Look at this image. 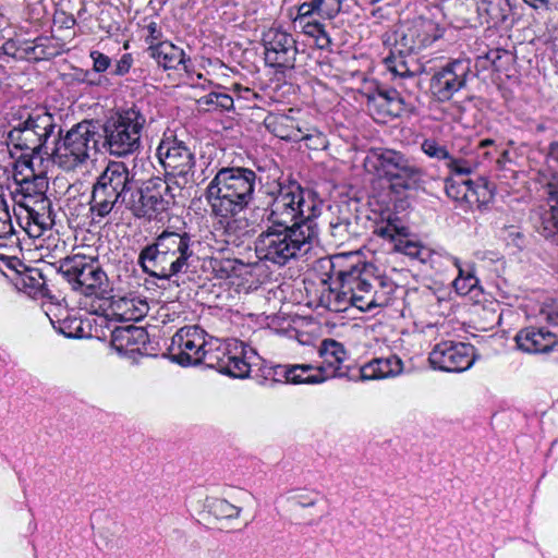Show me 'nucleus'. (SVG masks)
Wrapping results in <instances>:
<instances>
[{
    "label": "nucleus",
    "instance_id": "1",
    "mask_svg": "<svg viewBox=\"0 0 558 558\" xmlns=\"http://www.w3.org/2000/svg\"><path fill=\"white\" fill-rule=\"evenodd\" d=\"M331 271L340 282L339 290L327 294V306L343 312L354 306L362 312L387 306L396 290L395 282L386 276H377L376 267L350 255H337L331 259Z\"/></svg>",
    "mask_w": 558,
    "mask_h": 558
},
{
    "label": "nucleus",
    "instance_id": "2",
    "mask_svg": "<svg viewBox=\"0 0 558 558\" xmlns=\"http://www.w3.org/2000/svg\"><path fill=\"white\" fill-rule=\"evenodd\" d=\"M9 123L12 129L8 133V142L14 148L31 155L49 156L53 144L62 132L54 116L46 107L17 106L11 108Z\"/></svg>",
    "mask_w": 558,
    "mask_h": 558
},
{
    "label": "nucleus",
    "instance_id": "3",
    "mask_svg": "<svg viewBox=\"0 0 558 558\" xmlns=\"http://www.w3.org/2000/svg\"><path fill=\"white\" fill-rule=\"evenodd\" d=\"M194 242L190 233L163 230L138 255V264L150 277L170 280L186 272L194 257Z\"/></svg>",
    "mask_w": 558,
    "mask_h": 558
},
{
    "label": "nucleus",
    "instance_id": "4",
    "mask_svg": "<svg viewBox=\"0 0 558 558\" xmlns=\"http://www.w3.org/2000/svg\"><path fill=\"white\" fill-rule=\"evenodd\" d=\"M256 173L243 167H225L209 182L205 198L211 216L244 210L253 199Z\"/></svg>",
    "mask_w": 558,
    "mask_h": 558
},
{
    "label": "nucleus",
    "instance_id": "5",
    "mask_svg": "<svg viewBox=\"0 0 558 558\" xmlns=\"http://www.w3.org/2000/svg\"><path fill=\"white\" fill-rule=\"evenodd\" d=\"M317 236L316 226H296L284 228L269 225L255 241V252L260 260L284 266L307 252Z\"/></svg>",
    "mask_w": 558,
    "mask_h": 558
},
{
    "label": "nucleus",
    "instance_id": "6",
    "mask_svg": "<svg viewBox=\"0 0 558 558\" xmlns=\"http://www.w3.org/2000/svg\"><path fill=\"white\" fill-rule=\"evenodd\" d=\"M270 196L267 207L269 225L284 228L316 226L313 218L319 215L320 207L310 191L292 182L288 185L278 184Z\"/></svg>",
    "mask_w": 558,
    "mask_h": 558
},
{
    "label": "nucleus",
    "instance_id": "7",
    "mask_svg": "<svg viewBox=\"0 0 558 558\" xmlns=\"http://www.w3.org/2000/svg\"><path fill=\"white\" fill-rule=\"evenodd\" d=\"M374 172L389 184L396 195H404L424 185V170L405 154L391 148H373L366 157Z\"/></svg>",
    "mask_w": 558,
    "mask_h": 558
},
{
    "label": "nucleus",
    "instance_id": "8",
    "mask_svg": "<svg viewBox=\"0 0 558 558\" xmlns=\"http://www.w3.org/2000/svg\"><path fill=\"white\" fill-rule=\"evenodd\" d=\"M133 175L122 161H109L93 184L89 210L98 218L107 217L117 206L126 204Z\"/></svg>",
    "mask_w": 558,
    "mask_h": 558
},
{
    "label": "nucleus",
    "instance_id": "9",
    "mask_svg": "<svg viewBox=\"0 0 558 558\" xmlns=\"http://www.w3.org/2000/svg\"><path fill=\"white\" fill-rule=\"evenodd\" d=\"M97 124L84 120L73 125L64 136L59 135L49 157L65 171H73L85 165L92 151H97L100 138Z\"/></svg>",
    "mask_w": 558,
    "mask_h": 558
},
{
    "label": "nucleus",
    "instance_id": "10",
    "mask_svg": "<svg viewBox=\"0 0 558 558\" xmlns=\"http://www.w3.org/2000/svg\"><path fill=\"white\" fill-rule=\"evenodd\" d=\"M146 117L136 106L121 110L102 125V147L116 157H126L141 148Z\"/></svg>",
    "mask_w": 558,
    "mask_h": 558
},
{
    "label": "nucleus",
    "instance_id": "11",
    "mask_svg": "<svg viewBox=\"0 0 558 558\" xmlns=\"http://www.w3.org/2000/svg\"><path fill=\"white\" fill-rule=\"evenodd\" d=\"M58 270L73 290L86 296L105 299L110 292L108 276L95 257L82 254L66 256L59 260Z\"/></svg>",
    "mask_w": 558,
    "mask_h": 558
},
{
    "label": "nucleus",
    "instance_id": "12",
    "mask_svg": "<svg viewBox=\"0 0 558 558\" xmlns=\"http://www.w3.org/2000/svg\"><path fill=\"white\" fill-rule=\"evenodd\" d=\"M175 194L169 181L159 177L145 182L144 186L131 191L125 208L136 218L151 220L174 204Z\"/></svg>",
    "mask_w": 558,
    "mask_h": 558
},
{
    "label": "nucleus",
    "instance_id": "13",
    "mask_svg": "<svg viewBox=\"0 0 558 558\" xmlns=\"http://www.w3.org/2000/svg\"><path fill=\"white\" fill-rule=\"evenodd\" d=\"M253 496L242 488H227L209 495L204 500V511L218 521L232 522L234 526H246L252 520L248 509Z\"/></svg>",
    "mask_w": 558,
    "mask_h": 558
},
{
    "label": "nucleus",
    "instance_id": "14",
    "mask_svg": "<svg viewBox=\"0 0 558 558\" xmlns=\"http://www.w3.org/2000/svg\"><path fill=\"white\" fill-rule=\"evenodd\" d=\"M265 63L280 71L292 70L299 54L298 43L292 34L270 27L262 35Z\"/></svg>",
    "mask_w": 558,
    "mask_h": 558
},
{
    "label": "nucleus",
    "instance_id": "15",
    "mask_svg": "<svg viewBox=\"0 0 558 558\" xmlns=\"http://www.w3.org/2000/svg\"><path fill=\"white\" fill-rule=\"evenodd\" d=\"M243 349H233L218 340L208 341L202 363L215 368L221 374L234 378H246L251 373V365L243 359Z\"/></svg>",
    "mask_w": 558,
    "mask_h": 558
},
{
    "label": "nucleus",
    "instance_id": "16",
    "mask_svg": "<svg viewBox=\"0 0 558 558\" xmlns=\"http://www.w3.org/2000/svg\"><path fill=\"white\" fill-rule=\"evenodd\" d=\"M157 157L166 171V179L171 184L172 179L180 178L185 184L187 175L193 172L195 166L194 154L177 138L162 141L157 148Z\"/></svg>",
    "mask_w": 558,
    "mask_h": 558
},
{
    "label": "nucleus",
    "instance_id": "17",
    "mask_svg": "<svg viewBox=\"0 0 558 558\" xmlns=\"http://www.w3.org/2000/svg\"><path fill=\"white\" fill-rule=\"evenodd\" d=\"M438 37L437 27L432 21L418 19L400 25L393 32L392 49L398 53L414 54L432 45Z\"/></svg>",
    "mask_w": 558,
    "mask_h": 558
},
{
    "label": "nucleus",
    "instance_id": "18",
    "mask_svg": "<svg viewBox=\"0 0 558 558\" xmlns=\"http://www.w3.org/2000/svg\"><path fill=\"white\" fill-rule=\"evenodd\" d=\"M322 494L306 487L289 490L282 499L281 511L290 522L311 524L318 515V504Z\"/></svg>",
    "mask_w": 558,
    "mask_h": 558
},
{
    "label": "nucleus",
    "instance_id": "19",
    "mask_svg": "<svg viewBox=\"0 0 558 558\" xmlns=\"http://www.w3.org/2000/svg\"><path fill=\"white\" fill-rule=\"evenodd\" d=\"M471 72L470 62L456 59L436 71L430 78V92L438 101H448L462 89Z\"/></svg>",
    "mask_w": 558,
    "mask_h": 558
},
{
    "label": "nucleus",
    "instance_id": "20",
    "mask_svg": "<svg viewBox=\"0 0 558 558\" xmlns=\"http://www.w3.org/2000/svg\"><path fill=\"white\" fill-rule=\"evenodd\" d=\"M207 341L204 330L197 326H185L180 328L171 339L170 351L172 360L180 365L202 363Z\"/></svg>",
    "mask_w": 558,
    "mask_h": 558
},
{
    "label": "nucleus",
    "instance_id": "21",
    "mask_svg": "<svg viewBox=\"0 0 558 558\" xmlns=\"http://www.w3.org/2000/svg\"><path fill=\"white\" fill-rule=\"evenodd\" d=\"M473 361L474 347L464 342L441 341L429 353L433 367L445 372H463Z\"/></svg>",
    "mask_w": 558,
    "mask_h": 558
},
{
    "label": "nucleus",
    "instance_id": "22",
    "mask_svg": "<svg viewBox=\"0 0 558 558\" xmlns=\"http://www.w3.org/2000/svg\"><path fill=\"white\" fill-rule=\"evenodd\" d=\"M547 196L546 206L532 210L531 221L534 228L544 236L558 234V178L555 175L544 187Z\"/></svg>",
    "mask_w": 558,
    "mask_h": 558
},
{
    "label": "nucleus",
    "instance_id": "23",
    "mask_svg": "<svg viewBox=\"0 0 558 558\" xmlns=\"http://www.w3.org/2000/svg\"><path fill=\"white\" fill-rule=\"evenodd\" d=\"M148 342L146 329L134 325L117 327L111 333V345L120 353L140 352Z\"/></svg>",
    "mask_w": 558,
    "mask_h": 558
},
{
    "label": "nucleus",
    "instance_id": "24",
    "mask_svg": "<svg viewBox=\"0 0 558 558\" xmlns=\"http://www.w3.org/2000/svg\"><path fill=\"white\" fill-rule=\"evenodd\" d=\"M367 107L380 118H397L405 111V101L400 93L393 88L378 89L367 98Z\"/></svg>",
    "mask_w": 558,
    "mask_h": 558
},
{
    "label": "nucleus",
    "instance_id": "25",
    "mask_svg": "<svg viewBox=\"0 0 558 558\" xmlns=\"http://www.w3.org/2000/svg\"><path fill=\"white\" fill-rule=\"evenodd\" d=\"M404 369L403 361L396 354L375 357L360 368L362 380H377L397 377Z\"/></svg>",
    "mask_w": 558,
    "mask_h": 558
},
{
    "label": "nucleus",
    "instance_id": "26",
    "mask_svg": "<svg viewBox=\"0 0 558 558\" xmlns=\"http://www.w3.org/2000/svg\"><path fill=\"white\" fill-rule=\"evenodd\" d=\"M146 52L165 70H178L182 65L187 71V62H191V59L186 58L183 49L170 41H159L156 45H150Z\"/></svg>",
    "mask_w": 558,
    "mask_h": 558
},
{
    "label": "nucleus",
    "instance_id": "27",
    "mask_svg": "<svg viewBox=\"0 0 558 558\" xmlns=\"http://www.w3.org/2000/svg\"><path fill=\"white\" fill-rule=\"evenodd\" d=\"M283 368V377L287 383L293 385H317L325 383L330 378L327 374V367L325 365H312V364H293L286 365Z\"/></svg>",
    "mask_w": 558,
    "mask_h": 558
},
{
    "label": "nucleus",
    "instance_id": "28",
    "mask_svg": "<svg viewBox=\"0 0 558 558\" xmlns=\"http://www.w3.org/2000/svg\"><path fill=\"white\" fill-rule=\"evenodd\" d=\"M264 125L275 136L288 142H300L308 138L298 126L295 120L287 114L269 113L264 119Z\"/></svg>",
    "mask_w": 558,
    "mask_h": 558
},
{
    "label": "nucleus",
    "instance_id": "29",
    "mask_svg": "<svg viewBox=\"0 0 558 558\" xmlns=\"http://www.w3.org/2000/svg\"><path fill=\"white\" fill-rule=\"evenodd\" d=\"M421 148L424 154L430 158L438 160H445L446 166L451 172L457 174H468L471 172L470 165L462 158L454 157L446 146L440 145L434 138H426L423 141Z\"/></svg>",
    "mask_w": 558,
    "mask_h": 558
},
{
    "label": "nucleus",
    "instance_id": "30",
    "mask_svg": "<svg viewBox=\"0 0 558 558\" xmlns=\"http://www.w3.org/2000/svg\"><path fill=\"white\" fill-rule=\"evenodd\" d=\"M318 354L324 359L322 365L327 367V374L331 377H341L340 365L345 360L347 351L342 343L333 339H325L322 341Z\"/></svg>",
    "mask_w": 558,
    "mask_h": 558
},
{
    "label": "nucleus",
    "instance_id": "31",
    "mask_svg": "<svg viewBox=\"0 0 558 558\" xmlns=\"http://www.w3.org/2000/svg\"><path fill=\"white\" fill-rule=\"evenodd\" d=\"M497 162L499 168L497 174L499 184L508 189L509 193H519L523 189L519 165L510 158L508 150L502 151Z\"/></svg>",
    "mask_w": 558,
    "mask_h": 558
},
{
    "label": "nucleus",
    "instance_id": "32",
    "mask_svg": "<svg viewBox=\"0 0 558 558\" xmlns=\"http://www.w3.org/2000/svg\"><path fill=\"white\" fill-rule=\"evenodd\" d=\"M558 343L556 333L541 327L535 329L533 326L525 327V352L543 354L550 352Z\"/></svg>",
    "mask_w": 558,
    "mask_h": 558
},
{
    "label": "nucleus",
    "instance_id": "33",
    "mask_svg": "<svg viewBox=\"0 0 558 558\" xmlns=\"http://www.w3.org/2000/svg\"><path fill=\"white\" fill-rule=\"evenodd\" d=\"M385 64L395 76L401 78L414 77L421 72V66L412 54L398 53L395 49L385 58Z\"/></svg>",
    "mask_w": 558,
    "mask_h": 558
},
{
    "label": "nucleus",
    "instance_id": "34",
    "mask_svg": "<svg viewBox=\"0 0 558 558\" xmlns=\"http://www.w3.org/2000/svg\"><path fill=\"white\" fill-rule=\"evenodd\" d=\"M242 210H234L232 214L214 216L218 225L223 229V233L229 238L228 242H235L244 236L250 235L248 221L244 218H239L238 215Z\"/></svg>",
    "mask_w": 558,
    "mask_h": 558
},
{
    "label": "nucleus",
    "instance_id": "35",
    "mask_svg": "<svg viewBox=\"0 0 558 558\" xmlns=\"http://www.w3.org/2000/svg\"><path fill=\"white\" fill-rule=\"evenodd\" d=\"M22 206L26 209L28 219L41 229H49L54 223L49 199L41 197L38 203V208H34L27 204H22Z\"/></svg>",
    "mask_w": 558,
    "mask_h": 558
},
{
    "label": "nucleus",
    "instance_id": "36",
    "mask_svg": "<svg viewBox=\"0 0 558 558\" xmlns=\"http://www.w3.org/2000/svg\"><path fill=\"white\" fill-rule=\"evenodd\" d=\"M509 58L510 54L506 50L500 49H489L482 54H478L475 61V69L477 71H500L501 70V59Z\"/></svg>",
    "mask_w": 558,
    "mask_h": 558
},
{
    "label": "nucleus",
    "instance_id": "37",
    "mask_svg": "<svg viewBox=\"0 0 558 558\" xmlns=\"http://www.w3.org/2000/svg\"><path fill=\"white\" fill-rule=\"evenodd\" d=\"M330 243L342 246L359 236V225L329 226Z\"/></svg>",
    "mask_w": 558,
    "mask_h": 558
},
{
    "label": "nucleus",
    "instance_id": "38",
    "mask_svg": "<svg viewBox=\"0 0 558 558\" xmlns=\"http://www.w3.org/2000/svg\"><path fill=\"white\" fill-rule=\"evenodd\" d=\"M357 216L351 210L350 205L343 203L341 205L335 206V211L332 213V217L330 218L329 226L337 225L343 226L347 225H359Z\"/></svg>",
    "mask_w": 558,
    "mask_h": 558
},
{
    "label": "nucleus",
    "instance_id": "39",
    "mask_svg": "<svg viewBox=\"0 0 558 558\" xmlns=\"http://www.w3.org/2000/svg\"><path fill=\"white\" fill-rule=\"evenodd\" d=\"M502 3V0H484L478 10L486 13L488 16L487 23L496 25L505 20V14L501 12Z\"/></svg>",
    "mask_w": 558,
    "mask_h": 558
},
{
    "label": "nucleus",
    "instance_id": "40",
    "mask_svg": "<svg viewBox=\"0 0 558 558\" xmlns=\"http://www.w3.org/2000/svg\"><path fill=\"white\" fill-rule=\"evenodd\" d=\"M314 3L317 8V15L327 20L336 17L342 7V0H314Z\"/></svg>",
    "mask_w": 558,
    "mask_h": 558
},
{
    "label": "nucleus",
    "instance_id": "41",
    "mask_svg": "<svg viewBox=\"0 0 558 558\" xmlns=\"http://www.w3.org/2000/svg\"><path fill=\"white\" fill-rule=\"evenodd\" d=\"M14 234V228L9 213L8 204L0 194V239H7Z\"/></svg>",
    "mask_w": 558,
    "mask_h": 558
},
{
    "label": "nucleus",
    "instance_id": "42",
    "mask_svg": "<svg viewBox=\"0 0 558 558\" xmlns=\"http://www.w3.org/2000/svg\"><path fill=\"white\" fill-rule=\"evenodd\" d=\"M538 315L543 316L545 320L550 322L553 325L558 326V305H539ZM525 316L530 319L532 316H537L536 310L530 305H525Z\"/></svg>",
    "mask_w": 558,
    "mask_h": 558
},
{
    "label": "nucleus",
    "instance_id": "43",
    "mask_svg": "<svg viewBox=\"0 0 558 558\" xmlns=\"http://www.w3.org/2000/svg\"><path fill=\"white\" fill-rule=\"evenodd\" d=\"M472 182L470 180H463L462 182H454L448 180L446 182V193L449 197L459 201L466 198L468 191L471 187Z\"/></svg>",
    "mask_w": 558,
    "mask_h": 558
},
{
    "label": "nucleus",
    "instance_id": "44",
    "mask_svg": "<svg viewBox=\"0 0 558 558\" xmlns=\"http://www.w3.org/2000/svg\"><path fill=\"white\" fill-rule=\"evenodd\" d=\"M476 282L477 279L470 270H464L463 268L459 267V277L453 282L457 291L466 293L476 284Z\"/></svg>",
    "mask_w": 558,
    "mask_h": 558
},
{
    "label": "nucleus",
    "instance_id": "45",
    "mask_svg": "<svg viewBox=\"0 0 558 558\" xmlns=\"http://www.w3.org/2000/svg\"><path fill=\"white\" fill-rule=\"evenodd\" d=\"M41 279V274L38 269H27V271L22 277L24 286L33 290H39L41 288L44 284Z\"/></svg>",
    "mask_w": 558,
    "mask_h": 558
},
{
    "label": "nucleus",
    "instance_id": "46",
    "mask_svg": "<svg viewBox=\"0 0 558 558\" xmlns=\"http://www.w3.org/2000/svg\"><path fill=\"white\" fill-rule=\"evenodd\" d=\"M90 58L94 62V70L96 72H105L107 71L111 65V60L108 56L100 51H92Z\"/></svg>",
    "mask_w": 558,
    "mask_h": 558
},
{
    "label": "nucleus",
    "instance_id": "47",
    "mask_svg": "<svg viewBox=\"0 0 558 558\" xmlns=\"http://www.w3.org/2000/svg\"><path fill=\"white\" fill-rule=\"evenodd\" d=\"M133 63V58L130 53H125L121 57V59L116 63L113 70L111 71V74L117 76H122L126 74Z\"/></svg>",
    "mask_w": 558,
    "mask_h": 558
},
{
    "label": "nucleus",
    "instance_id": "48",
    "mask_svg": "<svg viewBox=\"0 0 558 558\" xmlns=\"http://www.w3.org/2000/svg\"><path fill=\"white\" fill-rule=\"evenodd\" d=\"M315 14H317V8L314 3V0L302 3L298 9V19L300 21V24H302L303 22H305L306 19L312 17Z\"/></svg>",
    "mask_w": 558,
    "mask_h": 558
},
{
    "label": "nucleus",
    "instance_id": "49",
    "mask_svg": "<svg viewBox=\"0 0 558 558\" xmlns=\"http://www.w3.org/2000/svg\"><path fill=\"white\" fill-rule=\"evenodd\" d=\"M302 28L304 34L315 38L319 33L323 32L325 25L317 20H313L303 22Z\"/></svg>",
    "mask_w": 558,
    "mask_h": 558
},
{
    "label": "nucleus",
    "instance_id": "50",
    "mask_svg": "<svg viewBox=\"0 0 558 558\" xmlns=\"http://www.w3.org/2000/svg\"><path fill=\"white\" fill-rule=\"evenodd\" d=\"M29 183L34 185V194L40 195L44 197V192L47 187V179L45 175L35 174L32 172V178H29Z\"/></svg>",
    "mask_w": 558,
    "mask_h": 558
},
{
    "label": "nucleus",
    "instance_id": "51",
    "mask_svg": "<svg viewBox=\"0 0 558 558\" xmlns=\"http://www.w3.org/2000/svg\"><path fill=\"white\" fill-rule=\"evenodd\" d=\"M147 36H146V43L150 45H156L155 41L159 40L162 36V33L160 28L158 27L156 22H150L146 26Z\"/></svg>",
    "mask_w": 558,
    "mask_h": 558
},
{
    "label": "nucleus",
    "instance_id": "52",
    "mask_svg": "<svg viewBox=\"0 0 558 558\" xmlns=\"http://www.w3.org/2000/svg\"><path fill=\"white\" fill-rule=\"evenodd\" d=\"M397 248L411 257H416L420 254V246L410 241H400Z\"/></svg>",
    "mask_w": 558,
    "mask_h": 558
},
{
    "label": "nucleus",
    "instance_id": "53",
    "mask_svg": "<svg viewBox=\"0 0 558 558\" xmlns=\"http://www.w3.org/2000/svg\"><path fill=\"white\" fill-rule=\"evenodd\" d=\"M375 233L381 238L393 240L396 233H399V230L395 225L387 223L386 226L377 228Z\"/></svg>",
    "mask_w": 558,
    "mask_h": 558
},
{
    "label": "nucleus",
    "instance_id": "54",
    "mask_svg": "<svg viewBox=\"0 0 558 558\" xmlns=\"http://www.w3.org/2000/svg\"><path fill=\"white\" fill-rule=\"evenodd\" d=\"M215 98V106L222 108V109H230L233 106V99L231 96L223 94V93H217V96H214Z\"/></svg>",
    "mask_w": 558,
    "mask_h": 558
},
{
    "label": "nucleus",
    "instance_id": "55",
    "mask_svg": "<svg viewBox=\"0 0 558 558\" xmlns=\"http://www.w3.org/2000/svg\"><path fill=\"white\" fill-rule=\"evenodd\" d=\"M315 43L319 49H328L331 46V39L325 28L315 37Z\"/></svg>",
    "mask_w": 558,
    "mask_h": 558
},
{
    "label": "nucleus",
    "instance_id": "56",
    "mask_svg": "<svg viewBox=\"0 0 558 558\" xmlns=\"http://www.w3.org/2000/svg\"><path fill=\"white\" fill-rule=\"evenodd\" d=\"M525 4L532 7L535 10H547L549 0H525Z\"/></svg>",
    "mask_w": 558,
    "mask_h": 558
},
{
    "label": "nucleus",
    "instance_id": "57",
    "mask_svg": "<svg viewBox=\"0 0 558 558\" xmlns=\"http://www.w3.org/2000/svg\"><path fill=\"white\" fill-rule=\"evenodd\" d=\"M20 185L21 190L25 193V196H31L34 194V185L29 183L28 177L23 178Z\"/></svg>",
    "mask_w": 558,
    "mask_h": 558
},
{
    "label": "nucleus",
    "instance_id": "58",
    "mask_svg": "<svg viewBox=\"0 0 558 558\" xmlns=\"http://www.w3.org/2000/svg\"><path fill=\"white\" fill-rule=\"evenodd\" d=\"M548 158L558 163V142H554L549 146Z\"/></svg>",
    "mask_w": 558,
    "mask_h": 558
},
{
    "label": "nucleus",
    "instance_id": "59",
    "mask_svg": "<svg viewBox=\"0 0 558 558\" xmlns=\"http://www.w3.org/2000/svg\"><path fill=\"white\" fill-rule=\"evenodd\" d=\"M478 183H480V185H478V186H481V187H483V189L487 190L490 194L493 193L494 186H493V184L489 182V180H488V179H486V178H480V179H478Z\"/></svg>",
    "mask_w": 558,
    "mask_h": 558
},
{
    "label": "nucleus",
    "instance_id": "60",
    "mask_svg": "<svg viewBox=\"0 0 558 558\" xmlns=\"http://www.w3.org/2000/svg\"><path fill=\"white\" fill-rule=\"evenodd\" d=\"M214 96H217V93H210L208 94L207 96L203 97L201 99V102L205 104V105H215V98Z\"/></svg>",
    "mask_w": 558,
    "mask_h": 558
},
{
    "label": "nucleus",
    "instance_id": "61",
    "mask_svg": "<svg viewBox=\"0 0 558 558\" xmlns=\"http://www.w3.org/2000/svg\"><path fill=\"white\" fill-rule=\"evenodd\" d=\"M522 333H523V330H520L517 332L515 337H514V340H515V343H517V347L518 349H523V343L521 342L522 340Z\"/></svg>",
    "mask_w": 558,
    "mask_h": 558
},
{
    "label": "nucleus",
    "instance_id": "62",
    "mask_svg": "<svg viewBox=\"0 0 558 558\" xmlns=\"http://www.w3.org/2000/svg\"><path fill=\"white\" fill-rule=\"evenodd\" d=\"M112 525V534H118L122 531V525L118 522H111Z\"/></svg>",
    "mask_w": 558,
    "mask_h": 558
},
{
    "label": "nucleus",
    "instance_id": "63",
    "mask_svg": "<svg viewBox=\"0 0 558 558\" xmlns=\"http://www.w3.org/2000/svg\"><path fill=\"white\" fill-rule=\"evenodd\" d=\"M40 48L39 45H35L34 47L31 48V50L33 51V53L35 54L36 58H40L44 56V50L41 49L40 52H37V49Z\"/></svg>",
    "mask_w": 558,
    "mask_h": 558
},
{
    "label": "nucleus",
    "instance_id": "64",
    "mask_svg": "<svg viewBox=\"0 0 558 558\" xmlns=\"http://www.w3.org/2000/svg\"><path fill=\"white\" fill-rule=\"evenodd\" d=\"M493 143L494 142L492 140H488V138L487 140H483V141L480 142V147L484 148V147H486L488 145H493Z\"/></svg>",
    "mask_w": 558,
    "mask_h": 558
}]
</instances>
